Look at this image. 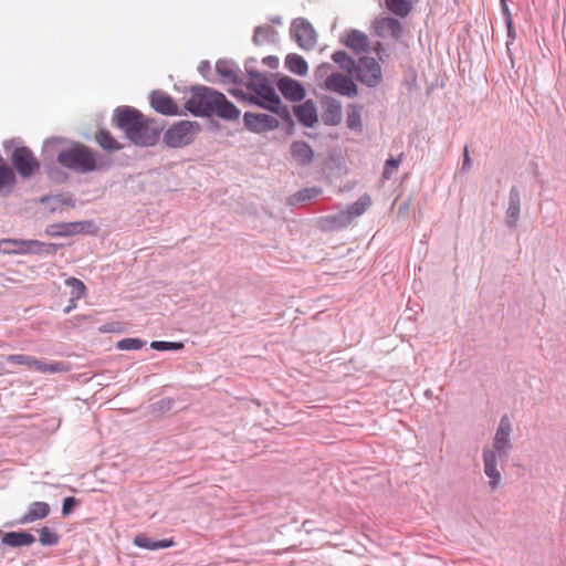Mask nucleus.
<instances>
[{
	"label": "nucleus",
	"instance_id": "1",
	"mask_svg": "<svg viewBox=\"0 0 566 566\" xmlns=\"http://www.w3.org/2000/svg\"><path fill=\"white\" fill-rule=\"evenodd\" d=\"M64 142L65 139L61 137L46 139L42 149L44 159H51L56 155V161L62 167L77 174L107 171L115 164L112 158L80 142H73L69 147L59 149Z\"/></svg>",
	"mask_w": 566,
	"mask_h": 566
},
{
	"label": "nucleus",
	"instance_id": "2",
	"mask_svg": "<svg viewBox=\"0 0 566 566\" xmlns=\"http://www.w3.org/2000/svg\"><path fill=\"white\" fill-rule=\"evenodd\" d=\"M112 125L123 130L125 137L137 147L157 145L164 130L156 118L148 117L128 105L117 106L114 109Z\"/></svg>",
	"mask_w": 566,
	"mask_h": 566
},
{
	"label": "nucleus",
	"instance_id": "3",
	"mask_svg": "<svg viewBox=\"0 0 566 566\" xmlns=\"http://www.w3.org/2000/svg\"><path fill=\"white\" fill-rule=\"evenodd\" d=\"M188 91L190 97L184 107L192 116L218 117L228 122L239 119L240 109L222 92L200 84L191 85Z\"/></svg>",
	"mask_w": 566,
	"mask_h": 566
},
{
	"label": "nucleus",
	"instance_id": "4",
	"mask_svg": "<svg viewBox=\"0 0 566 566\" xmlns=\"http://www.w3.org/2000/svg\"><path fill=\"white\" fill-rule=\"evenodd\" d=\"M202 127L198 122L182 119L174 123L163 134V143L168 148H184L191 145Z\"/></svg>",
	"mask_w": 566,
	"mask_h": 566
},
{
	"label": "nucleus",
	"instance_id": "5",
	"mask_svg": "<svg viewBox=\"0 0 566 566\" xmlns=\"http://www.w3.org/2000/svg\"><path fill=\"white\" fill-rule=\"evenodd\" d=\"M12 168L23 179L33 177L41 168L39 159L27 146H18L11 153Z\"/></svg>",
	"mask_w": 566,
	"mask_h": 566
},
{
	"label": "nucleus",
	"instance_id": "6",
	"mask_svg": "<svg viewBox=\"0 0 566 566\" xmlns=\"http://www.w3.org/2000/svg\"><path fill=\"white\" fill-rule=\"evenodd\" d=\"M353 74H355L357 81L367 87H376L382 82L381 66L371 56H360Z\"/></svg>",
	"mask_w": 566,
	"mask_h": 566
},
{
	"label": "nucleus",
	"instance_id": "7",
	"mask_svg": "<svg viewBox=\"0 0 566 566\" xmlns=\"http://www.w3.org/2000/svg\"><path fill=\"white\" fill-rule=\"evenodd\" d=\"M512 423L507 415L501 417L491 451L499 454L501 462H506L513 446L511 442Z\"/></svg>",
	"mask_w": 566,
	"mask_h": 566
},
{
	"label": "nucleus",
	"instance_id": "8",
	"mask_svg": "<svg viewBox=\"0 0 566 566\" xmlns=\"http://www.w3.org/2000/svg\"><path fill=\"white\" fill-rule=\"evenodd\" d=\"M243 126L248 132L261 135L277 129L280 122L276 117L265 113L245 112Z\"/></svg>",
	"mask_w": 566,
	"mask_h": 566
},
{
	"label": "nucleus",
	"instance_id": "9",
	"mask_svg": "<svg viewBox=\"0 0 566 566\" xmlns=\"http://www.w3.org/2000/svg\"><path fill=\"white\" fill-rule=\"evenodd\" d=\"M150 107L158 114L164 116H181L188 112L181 111L168 93L163 90H154L148 96Z\"/></svg>",
	"mask_w": 566,
	"mask_h": 566
},
{
	"label": "nucleus",
	"instance_id": "10",
	"mask_svg": "<svg viewBox=\"0 0 566 566\" xmlns=\"http://www.w3.org/2000/svg\"><path fill=\"white\" fill-rule=\"evenodd\" d=\"M290 32L291 36L296 41L301 49L306 51L314 49L316 44V32L306 19H294Z\"/></svg>",
	"mask_w": 566,
	"mask_h": 566
},
{
	"label": "nucleus",
	"instance_id": "11",
	"mask_svg": "<svg viewBox=\"0 0 566 566\" xmlns=\"http://www.w3.org/2000/svg\"><path fill=\"white\" fill-rule=\"evenodd\" d=\"M96 230L92 221L53 223L46 228L50 237H71L78 233H93Z\"/></svg>",
	"mask_w": 566,
	"mask_h": 566
},
{
	"label": "nucleus",
	"instance_id": "12",
	"mask_svg": "<svg viewBox=\"0 0 566 566\" xmlns=\"http://www.w3.org/2000/svg\"><path fill=\"white\" fill-rule=\"evenodd\" d=\"M373 28L378 38H390L395 41H399L405 32L402 23L394 17L376 18L373 22Z\"/></svg>",
	"mask_w": 566,
	"mask_h": 566
},
{
	"label": "nucleus",
	"instance_id": "13",
	"mask_svg": "<svg viewBox=\"0 0 566 566\" xmlns=\"http://www.w3.org/2000/svg\"><path fill=\"white\" fill-rule=\"evenodd\" d=\"M319 105L322 109V120L326 126H338L343 120L342 103L337 98L329 95H322L319 97Z\"/></svg>",
	"mask_w": 566,
	"mask_h": 566
},
{
	"label": "nucleus",
	"instance_id": "14",
	"mask_svg": "<svg viewBox=\"0 0 566 566\" xmlns=\"http://www.w3.org/2000/svg\"><path fill=\"white\" fill-rule=\"evenodd\" d=\"M325 88L343 96L354 97L358 94L356 83L347 75L335 72L325 80Z\"/></svg>",
	"mask_w": 566,
	"mask_h": 566
},
{
	"label": "nucleus",
	"instance_id": "15",
	"mask_svg": "<svg viewBox=\"0 0 566 566\" xmlns=\"http://www.w3.org/2000/svg\"><path fill=\"white\" fill-rule=\"evenodd\" d=\"M482 458L484 474L490 479L489 486L494 491L499 488L502 479L501 472L497 469V462L500 461L499 454L493 453L489 447H484Z\"/></svg>",
	"mask_w": 566,
	"mask_h": 566
},
{
	"label": "nucleus",
	"instance_id": "16",
	"mask_svg": "<svg viewBox=\"0 0 566 566\" xmlns=\"http://www.w3.org/2000/svg\"><path fill=\"white\" fill-rule=\"evenodd\" d=\"M276 86L281 94L291 102H301L306 95L303 84L286 75H283L277 80Z\"/></svg>",
	"mask_w": 566,
	"mask_h": 566
},
{
	"label": "nucleus",
	"instance_id": "17",
	"mask_svg": "<svg viewBox=\"0 0 566 566\" xmlns=\"http://www.w3.org/2000/svg\"><path fill=\"white\" fill-rule=\"evenodd\" d=\"M521 213V192L516 186H512L509 192V205L505 211V224L510 229H516Z\"/></svg>",
	"mask_w": 566,
	"mask_h": 566
},
{
	"label": "nucleus",
	"instance_id": "18",
	"mask_svg": "<svg viewBox=\"0 0 566 566\" xmlns=\"http://www.w3.org/2000/svg\"><path fill=\"white\" fill-rule=\"evenodd\" d=\"M216 72L226 84L242 85L243 78L240 75L238 65L229 60H219L216 63Z\"/></svg>",
	"mask_w": 566,
	"mask_h": 566
},
{
	"label": "nucleus",
	"instance_id": "19",
	"mask_svg": "<svg viewBox=\"0 0 566 566\" xmlns=\"http://www.w3.org/2000/svg\"><path fill=\"white\" fill-rule=\"evenodd\" d=\"M297 120L305 127H313L318 122L317 109L312 99H306L293 107Z\"/></svg>",
	"mask_w": 566,
	"mask_h": 566
},
{
	"label": "nucleus",
	"instance_id": "20",
	"mask_svg": "<svg viewBox=\"0 0 566 566\" xmlns=\"http://www.w3.org/2000/svg\"><path fill=\"white\" fill-rule=\"evenodd\" d=\"M290 154L301 167L310 166L314 160V150L304 140H294L290 146Z\"/></svg>",
	"mask_w": 566,
	"mask_h": 566
},
{
	"label": "nucleus",
	"instance_id": "21",
	"mask_svg": "<svg viewBox=\"0 0 566 566\" xmlns=\"http://www.w3.org/2000/svg\"><path fill=\"white\" fill-rule=\"evenodd\" d=\"M1 544L10 546V547H22V546H31L35 542V537L28 531H12L2 533L0 531Z\"/></svg>",
	"mask_w": 566,
	"mask_h": 566
},
{
	"label": "nucleus",
	"instance_id": "22",
	"mask_svg": "<svg viewBox=\"0 0 566 566\" xmlns=\"http://www.w3.org/2000/svg\"><path fill=\"white\" fill-rule=\"evenodd\" d=\"M249 63H256L255 57H249L244 62L247 75L250 77L249 82H244V86L250 91L263 90L265 85H271L268 77L260 71L250 66Z\"/></svg>",
	"mask_w": 566,
	"mask_h": 566
},
{
	"label": "nucleus",
	"instance_id": "23",
	"mask_svg": "<svg viewBox=\"0 0 566 566\" xmlns=\"http://www.w3.org/2000/svg\"><path fill=\"white\" fill-rule=\"evenodd\" d=\"M352 223L349 214L340 211L334 214L324 216L319 219L318 224L323 231H335L346 228Z\"/></svg>",
	"mask_w": 566,
	"mask_h": 566
},
{
	"label": "nucleus",
	"instance_id": "24",
	"mask_svg": "<svg viewBox=\"0 0 566 566\" xmlns=\"http://www.w3.org/2000/svg\"><path fill=\"white\" fill-rule=\"evenodd\" d=\"M20 245L23 253H32L38 255L55 254L57 248L60 247L56 243H45L38 240H21Z\"/></svg>",
	"mask_w": 566,
	"mask_h": 566
},
{
	"label": "nucleus",
	"instance_id": "25",
	"mask_svg": "<svg viewBox=\"0 0 566 566\" xmlns=\"http://www.w3.org/2000/svg\"><path fill=\"white\" fill-rule=\"evenodd\" d=\"M343 43L355 53H369L370 44L367 35L359 30H350Z\"/></svg>",
	"mask_w": 566,
	"mask_h": 566
},
{
	"label": "nucleus",
	"instance_id": "26",
	"mask_svg": "<svg viewBox=\"0 0 566 566\" xmlns=\"http://www.w3.org/2000/svg\"><path fill=\"white\" fill-rule=\"evenodd\" d=\"M94 139L96 144L106 153L114 154L124 148V145L119 143L109 130L99 128L95 132Z\"/></svg>",
	"mask_w": 566,
	"mask_h": 566
},
{
	"label": "nucleus",
	"instance_id": "27",
	"mask_svg": "<svg viewBox=\"0 0 566 566\" xmlns=\"http://www.w3.org/2000/svg\"><path fill=\"white\" fill-rule=\"evenodd\" d=\"M51 511L50 505L46 502H32L28 506L25 514L19 520V524H29L38 520H43L49 516Z\"/></svg>",
	"mask_w": 566,
	"mask_h": 566
},
{
	"label": "nucleus",
	"instance_id": "28",
	"mask_svg": "<svg viewBox=\"0 0 566 566\" xmlns=\"http://www.w3.org/2000/svg\"><path fill=\"white\" fill-rule=\"evenodd\" d=\"M133 543L135 546L148 551L169 548L175 544L171 538L154 539L148 537L146 534H137L134 537Z\"/></svg>",
	"mask_w": 566,
	"mask_h": 566
},
{
	"label": "nucleus",
	"instance_id": "29",
	"mask_svg": "<svg viewBox=\"0 0 566 566\" xmlns=\"http://www.w3.org/2000/svg\"><path fill=\"white\" fill-rule=\"evenodd\" d=\"M279 32L271 25H258L254 28L252 42L254 45L260 46L264 42L277 43Z\"/></svg>",
	"mask_w": 566,
	"mask_h": 566
},
{
	"label": "nucleus",
	"instance_id": "30",
	"mask_svg": "<svg viewBox=\"0 0 566 566\" xmlns=\"http://www.w3.org/2000/svg\"><path fill=\"white\" fill-rule=\"evenodd\" d=\"M386 9L395 17L406 18L413 9L418 0H384Z\"/></svg>",
	"mask_w": 566,
	"mask_h": 566
},
{
	"label": "nucleus",
	"instance_id": "31",
	"mask_svg": "<svg viewBox=\"0 0 566 566\" xmlns=\"http://www.w3.org/2000/svg\"><path fill=\"white\" fill-rule=\"evenodd\" d=\"M364 106L361 104H349L347 106L346 125L347 127L357 133L363 132L361 114Z\"/></svg>",
	"mask_w": 566,
	"mask_h": 566
},
{
	"label": "nucleus",
	"instance_id": "32",
	"mask_svg": "<svg viewBox=\"0 0 566 566\" xmlns=\"http://www.w3.org/2000/svg\"><path fill=\"white\" fill-rule=\"evenodd\" d=\"M285 66L290 72L298 76L306 75L308 71V65L305 59L296 53H290L286 55Z\"/></svg>",
	"mask_w": 566,
	"mask_h": 566
},
{
	"label": "nucleus",
	"instance_id": "33",
	"mask_svg": "<svg viewBox=\"0 0 566 566\" xmlns=\"http://www.w3.org/2000/svg\"><path fill=\"white\" fill-rule=\"evenodd\" d=\"M332 60L348 74H353L357 67L356 61L347 52L342 50L335 51L332 54Z\"/></svg>",
	"mask_w": 566,
	"mask_h": 566
},
{
	"label": "nucleus",
	"instance_id": "34",
	"mask_svg": "<svg viewBox=\"0 0 566 566\" xmlns=\"http://www.w3.org/2000/svg\"><path fill=\"white\" fill-rule=\"evenodd\" d=\"M371 205V199L368 195H363L354 203H352L346 212L349 214L350 220L355 217L361 216Z\"/></svg>",
	"mask_w": 566,
	"mask_h": 566
},
{
	"label": "nucleus",
	"instance_id": "35",
	"mask_svg": "<svg viewBox=\"0 0 566 566\" xmlns=\"http://www.w3.org/2000/svg\"><path fill=\"white\" fill-rule=\"evenodd\" d=\"M7 360L12 364L24 365L29 369L38 371L41 359H38V358H35L33 356H29V355L13 354V355H9L7 357Z\"/></svg>",
	"mask_w": 566,
	"mask_h": 566
},
{
	"label": "nucleus",
	"instance_id": "36",
	"mask_svg": "<svg viewBox=\"0 0 566 566\" xmlns=\"http://www.w3.org/2000/svg\"><path fill=\"white\" fill-rule=\"evenodd\" d=\"M67 370H69V366L63 361L48 363L42 359L40 360V365H39V369H38V371L42 373V374H56V373H64Z\"/></svg>",
	"mask_w": 566,
	"mask_h": 566
},
{
	"label": "nucleus",
	"instance_id": "37",
	"mask_svg": "<svg viewBox=\"0 0 566 566\" xmlns=\"http://www.w3.org/2000/svg\"><path fill=\"white\" fill-rule=\"evenodd\" d=\"M65 284L71 289L70 294L72 298L80 300L85 296L86 286L80 279L69 277L66 279Z\"/></svg>",
	"mask_w": 566,
	"mask_h": 566
},
{
	"label": "nucleus",
	"instance_id": "38",
	"mask_svg": "<svg viewBox=\"0 0 566 566\" xmlns=\"http://www.w3.org/2000/svg\"><path fill=\"white\" fill-rule=\"evenodd\" d=\"M146 340L142 338H123L117 342L116 348L119 350H139L146 346Z\"/></svg>",
	"mask_w": 566,
	"mask_h": 566
},
{
	"label": "nucleus",
	"instance_id": "39",
	"mask_svg": "<svg viewBox=\"0 0 566 566\" xmlns=\"http://www.w3.org/2000/svg\"><path fill=\"white\" fill-rule=\"evenodd\" d=\"M150 348L158 352H177L184 348V344L181 342L153 340L150 343Z\"/></svg>",
	"mask_w": 566,
	"mask_h": 566
},
{
	"label": "nucleus",
	"instance_id": "40",
	"mask_svg": "<svg viewBox=\"0 0 566 566\" xmlns=\"http://www.w3.org/2000/svg\"><path fill=\"white\" fill-rule=\"evenodd\" d=\"M39 539L43 546H53V545L59 544L60 536L54 531L44 526L40 530V538Z\"/></svg>",
	"mask_w": 566,
	"mask_h": 566
},
{
	"label": "nucleus",
	"instance_id": "41",
	"mask_svg": "<svg viewBox=\"0 0 566 566\" xmlns=\"http://www.w3.org/2000/svg\"><path fill=\"white\" fill-rule=\"evenodd\" d=\"M403 154H400L397 158L390 157L386 160L384 171H382V178L388 180L391 178L394 171H396L401 163Z\"/></svg>",
	"mask_w": 566,
	"mask_h": 566
},
{
	"label": "nucleus",
	"instance_id": "42",
	"mask_svg": "<svg viewBox=\"0 0 566 566\" xmlns=\"http://www.w3.org/2000/svg\"><path fill=\"white\" fill-rule=\"evenodd\" d=\"M263 103L271 105V107L275 106L281 97L276 94L274 87L272 85H265L263 87ZM268 112H271L272 108H264Z\"/></svg>",
	"mask_w": 566,
	"mask_h": 566
},
{
	"label": "nucleus",
	"instance_id": "43",
	"mask_svg": "<svg viewBox=\"0 0 566 566\" xmlns=\"http://www.w3.org/2000/svg\"><path fill=\"white\" fill-rule=\"evenodd\" d=\"M78 504H80V501L76 497H74V496L65 497L62 503V510H61L62 516L66 517V516L71 515Z\"/></svg>",
	"mask_w": 566,
	"mask_h": 566
},
{
	"label": "nucleus",
	"instance_id": "44",
	"mask_svg": "<svg viewBox=\"0 0 566 566\" xmlns=\"http://www.w3.org/2000/svg\"><path fill=\"white\" fill-rule=\"evenodd\" d=\"M174 405H175V400L172 398L166 397V398H163V399L154 402L151 405V408H153V411L166 412V411L171 410Z\"/></svg>",
	"mask_w": 566,
	"mask_h": 566
},
{
	"label": "nucleus",
	"instance_id": "45",
	"mask_svg": "<svg viewBox=\"0 0 566 566\" xmlns=\"http://www.w3.org/2000/svg\"><path fill=\"white\" fill-rule=\"evenodd\" d=\"M0 249L6 253H23L21 251L20 241L17 240H2L0 242Z\"/></svg>",
	"mask_w": 566,
	"mask_h": 566
},
{
	"label": "nucleus",
	"instance_id": "46",
	"mask_svg": "<svg viewBox=\"0 0 566 566\" xmlns=\"http://www.w3.org/2000/svg\"><path fill=\"white\" fill-rule=\"evenodd\" d=\"M321 193V190L317 188H305L298 191L294 197L296 201H306L317 197Z\"/></svg>",
	"mask_w": 566,
	"mask_h": 566
},
{
	"label": "nucleus",
	"instance_id": "47",
	"mask_svg": "<svg viewBox=\"0 0 566 566\" xmlns=\"http://www.w3.org/2000/svg\"><path fill=\"white\" fill-rule=\"evenodd\" d=\"M331 70L332 65L329 63H322L315 69L314 76L316 80L327 78V76H329L328 73Z\"/></svg>",
	"mask_w": 566,
	"mask_h": 566
},
{
	"label": "nucleus",
	"instance_id": "48",
	"mask_svg": "<svg viewBox=\"0 0 566 566\" xmlns=\"http://www.w3.org/2000/svg\"><path fill=\"white\" fill-rule=\"evenodd\" d=\"M290 112V108L289 106L284 105L282 103V99H280L277 102V104H275V106L272 107V111L270 113L272 114H275L276 116H279L280 118H282V116H284L285 114H287Z\"/></svg>",
	"mask_w": 566,
	"mask_h": 566
},
{
	"label": "nucleus",
	"instance_id": "49",
	"mask_svg": "<svg viewBox=\"0 0 566 566\" xmlns=\"http://www.w3.org/2000/svg\"><path fill=\"white\" fill-rule=\"evenodd\" d=\"M500 4H501V12H502V15L504 18L505 24L506 23H513L512 13H511V10H510V8L507 6V1L506 0H500Z\"/></svg>",
	"mask_w": 566,
	"mask_h": 566
},
{
	"label": "nucleus",
	"instance_id": "50",
	"mask_svg": "<svg viewBox=\"0 0 566 566\" xmlns=\"http://www.w3.org/2000/svg\"><path fill=\"white\" fill-rule=\"evenodd\" d=\"M211 71L210 62L207 60H203L199 63L198 72L207 80L210 81L209 74Z\"/></svg>",
	"mask_w": 566,
	"mask_h": 566
},
{
	"label": "nucleus",
	"instance_id": "51",
	"mask_svg": "<svg viewBox=\"0 0 566 566\" xmlns=\"http://www.w3.org/2000/svg\"><path fill=\"white\" fill-rule=\"evenodd\" d=\"M254 93V105L260 107V108H271V105H268V104H264L263 103V91L262 90H256V91H252Z\"/></svg>",
	"mask_w": 566,
	"mask_h": 566
},
{
	"label": "nucleus",
	"instance_id": "52",
	"mask_svg": "<svg viewBox=\"0 0 566 566\" xmlns=\"http://www.w3.org/2000/svg\"><path fill=\"white\" fill-rule=\"evenodd\" d=\"M505 25H506V29H507V39H509V41L506 42V49H507V52H510L511 51V43L516 38V31H515V28H514L513 23H506Z\"/></svg>",
	"mask_w": 566,
	"mask_h": 566
},
{
	"label": "nucleus",
	"instance_id": "53",
	"mask_svg": "<svg viewBox=\"0 0 566 566\" xmlns=\"http://www.w3.org/2000/svg\"><path fill=\"white\" fill-rule=\"evenodd\" d=\"M262 63L271 69H276L279 66V57L275 55H268L263 57Z\"/></svg>",
	"mask_w": 566,
	"mask_h": 566
},
{
	"label": "nucleus",
	"instance_id": "54",
	"mask_svg": "<svg viewBox=\"0 0 566 566\" xmlns=\"http://www.w3.org/2000/svg\"><path fill=\"white\" fill-rule=\"evenodd\" d=\"M370 51L375 52L377 54V56L379 57V60H381V61H384V57H382L384 55L387 56L386 49L381 42H376L375 45L373 48H370Z\"/></svg>",
	"mask_w": 566,
	"mask_h": 566
},
{
	"label": "nucleus",
	"instance_id": "55",
	"mask_svg": "<svg viewBox=\"0 0 566 566\" xmlns=\"http://www.w3.org/2000/svg\"><path fill=\"white\" fill-rule=\"evenodd\" d=\"M472 166V160L469 156L468 147H464L462 170H469Z\"/></svg>",
	"mask_w": 566,
	"mask_h": 566
},
{
	"label": "nucleus",
	"instance_id": "56",
	"mask_svg": "<svg viewBox=\"0 0 566 566\" xmlns=\"http://www.w3.org/2000/svg\"><path fill=\"white\" fill-rule=\"evenodd\" d=\"M230 95H232L233 97H235L239 102H241V99L243 98L244 94L247 92L240 90V88H231L228 91Z\"/></svg>",
	"mask_w": 566,
	"mask_h": 566
},
{
	"label": "nucleus",
	"instance_id": "57",
	"mask_svg": "<svg viewBox=\"0 0 566 566\" xmlns=\"http://www.w3.org/2000/svg\"><path fill=\"white\" fill-rule=\"evenodd\" d=\"M241 103H244L247 105H254V94L245 93L243 98L241 99Z\"/></svg>",
	"mask_w": 566,
	"mask_h": 566
},
{
	"label": "nucleus",
	"instance_id": "58",
	"mask_svg": "<svg viewBox=\"0 0 566 566\" xmlns=\"http://www.w3.org/2000/svg\"><path fill=\"white\" fill-rule=\"evenodd\" d=\"M78 300H74V298L71 297L70 304L64 308V313L69 314L72 310H74L76 307V302Z\"/></svg>",
	"mask_w": 566,
	"mask_h": 566
},
{
	"label": "nucleus",
	"instance_id": "59",
	"mask_svg": "<svg viewBox=\"0 0 566 566\" xmlns=\"http://www.w3.org/2000/svg\"><path fill=\"white\" fill-rule=\"evenodd\" d=\"M290 123H291V124H285L284 129H285V133H286L287 135H293V134H294V130H295V123H294V120H293V122H290Z\"/></svg>",
	"mask_w": 566,
	"mask_h": 566
},
{
	"label": "nucleus",
	"instance_id": "60",
	"mask_svg": "<svg viewBox=\"0 0 566 566\" xmlns=\"http://www.w3.org/2000/svg\"><path fill=\"white\" fill-rule=\"evenodd\" d=\"M284 124H291L290 122H293V118H292V115H291V112H289L287 114H285L284 116H282L281 118Z\"/></svg>",
	"mask_w": 566,
	"mask_h": 566
},
{
	"label": "nucleus",
	"instance_id": "61",
	"mask_svg": "<svg viewBox=\"0 0 566 566\" xmlns=\"http://www.w3.org/2000/svg\"><path fill=\"white\" fill-rule=\"evenodd\" d=\"M270 21L273 23V24H282V18L280 15H274V17H271L270 18Z\"/></svg>",
	"mask_w": 566,
	"mask_h": 566
},
{
	"label": "nucleus",
	"instance_id": "62",
	"mask_svg": "<svg viewBox=\"0 0 566 566\" xmlns=\"http://www.w3.org/2000/svg\"><path fill=\"white\" fill-rule=\"evenodd\" d=\"M12 143H13V140L6 142V143H4V145H3V146H4V149H6V150H8V149H9V147H10V144H12Z\"/></svg>",
	"mask_w": 566,
	"mask_h": 566
},
{
	"label": "nucleus",
	"instance_id": "63",
	"mask_svg": "<svg viewBox=\"0 0 566 566\" xmlns=\"http://www.w3.org/2000/svg\"><path fill=\"white\" fill-rule=\"evenodd\" d=\"M302 526H303L304 528L310 527V521H304V522H303V524H302Z\"/></svg>",
	"mask_w": 566,
	"mask_h": 566
},
{
	"label": "nucleus",
	"instance_id": "64",
	"mask_svg": "<svg viewBox=\"0 0 566 566\" xmlns=\"http://www.w3.org/2000/svg\"><path fill=\"white\" fill-rule=\"evenodd\" d=\"M302 526H303L304 528L310 527V521H304V522H303V524H302Z\"/></svg>",
	"mask_w": 566,
	"mask_h": 566
}]
</instances>
